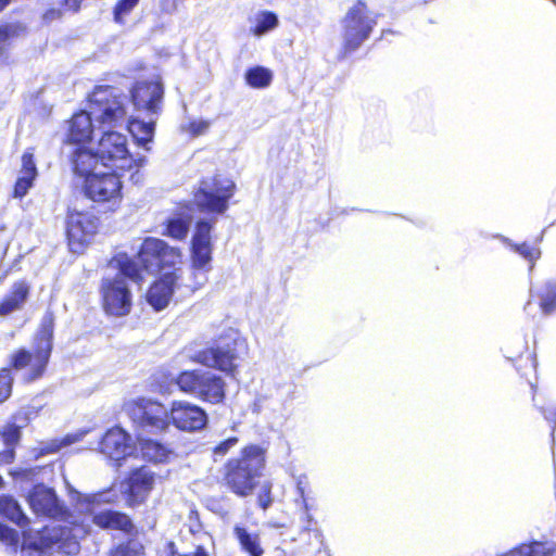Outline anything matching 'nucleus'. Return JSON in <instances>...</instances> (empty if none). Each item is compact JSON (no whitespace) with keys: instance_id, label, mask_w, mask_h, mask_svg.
<instances>
[{"instance_id":"3","label":"nucleus","mask_w":556,"mask_h":556,"mask_svg":"<svg viewBox=\"0 0 556 556\" xmlns=\"http://www.w3.org/2000/svg\"><path fill=\"white\" fill-rule=\"evenodd\" d=\"M264 467V450L253 444L245 446L239 456L226 463L224 481L236 495L247 497L254 492Z\"/></svg>"},{"instance_id":"21","label":"nucleus","mask_w":556,"mask_h":556,"mask_svg":"<svg viewBox=\"0 0 556 556\" xmlns=\"http://www.w3.org/2000/svg\"><path fill=\"white\" fill-rule=\"evenodd\" d=\"M29 505L37 516L62 517L64 511L55 492L42 484L36 485L28 496Z\"/></svg>"},{"instance_id":"47","label":"nucleus","mask_w":556,"mask_h":556,"mask_svg":"<svg viewBox=\"0 0 556 556\" xmlns=\"http://www.w3.org/2000/svg\"><path fill=\"white\" fill-rule=\"evenodd\" d=\"M83 0H63L64 5L72 11H77Z\"/></svg>"},{"instance_id":"25","label":"nucleus","mask_w":556,"mask_h":556,"mask_svg":"<svg viewBox=\"0 0 556 556\" xmlns=\"http://www.w3.org/2000/svg\"><path fill=\"white\" fill-rule=\"evenodd\" d=\"M36 177L37 167L34 161V153L31 150H27L22 156V168L14 187V197L23 198L33 187Z\"/></svg>"},{"instance_id":"2","label":"nucleus","mask_w":556,"mask_h":556,"mask_svg":"<svg viewBox=\"0 0 556 556\" xmlns=\"http://www.w3.org/2000/svg\"><path fill=\"white\" fill-rule=\"evenodd\" d=\"M126 98L110 86L97 87L89 97V111H80L68 122L70 142L81 143L91 139L93 122L99 127L114 128L126 122Z\"/></svg>"},{"instance_id":"42","label":"nucleus","mask_w":556,"mask_h":556,"mask_svg":"<svg viewBox=\"0 0 556 556\" xmlns=\"http://www.w3.org/2000/svg\"><path fill=\"white\" fill-rule=\"evenodd\" d=\"M0 542L8 547H15L18 542L17 532L0 523Z\"/></svg>"},{"instance_id":"13","label":"nucleus","mask_w":556,"mask_h":556,"mask_svg":"<svg viewBox=\"0 0 556 556\" xmlns=\"http://www.w3.org/2000/svg\"><path fill=\"white\" fill-rule=\"evenodd\" d=\"M376 18L371 15L365 3L358 2L344 18L343 43L345 52L356 50L368 37Z\"/></svg>"},{"instance_id":"50","label":"nucleus","mask_w":556,"mask_h":556,"mask_svg":"<svg viewBox=\"0 0 556 556\" xmlns=\"http://www.w3.org/2000/svg\"><path fill=\"white\" fill-rule=\"evenodd\" d=\"M9 3L10 0H0V11H2Z\"/></svg>"},{"instance_id":"31","label":"nucleus","mask_w":556,"mask_h":556,"mask_svg":"<svg viewBox=\"0 0 556 556\" xmlns=\"http://www.w3.org/2000/svg\"><path fill=\"white\" fill-rule=\"evenodd\" d=\"M233 532L242 549L250 556L263 555V548L261 547L260 538L257 534H251L247 531L245 528L240 526H236Z\"/></svg>"},{"instance_id":"49","label":"nucleus","mask_w":556,"mask_h":556,"mask_svg":"<svg viewBox=\"0 0 556 556\" xmlns=\"http://www.w3.org/2000/svg\"><path fill=\"white\" fill-rule=\"evenodd\" d=\"M59 15H60L59 11L51 10V11H49V12H47V13L45 14V18H46V20H52V18H54V17H56V16H59Z\"/></svg>"},{"instance_id":"16","label":"nucleus","mask_w":556,"mask_h":556,"mask_svg":"<svg viewBox=\"0 0 556 556\" xmlns=\"http://www.w3.org/2000/svg\"><path fill=\"white\" fill-rule=\"evenodd\" d=\"M164 89L157 80L137 81L130 90L132 114L159 116L162 110Z\"/></svg>"},{"instance_id":"1","label":"nucleus","mask_w":556,"mask_h":556,"mask_svg":"<svg viewBox=\"0 0 556 556\" xmlns=\"http://www.w3.org/2000/svg\"><path fill=\"white\" fill-rule=\"evenodd\" d=\"M71 494L72 500L76 502V509L84 514L83 523L91 521L101 529L131 532L134 526L125 514L97 510V505L113 503L117 500V495L112 490L89 495L71 491ZM86 533L85 525H74L73 527L66 525L47 526L39 533L37 548L42 551L55 549L65 555H76L80 549L79 538Z\"/></svg>"},{"instance_id":"6","label":"nucleus","mask_w":556,"mask_h":556,"mask_svg":"<svg viewBox=\"0 0 556 556\" xmlns=\"http://www.w3.org/2000/svg\"><path fill=\"white\" fill-rule=\"evenodd\" d=\"M215 218L200 219L191 238V268L186 288L190 292L201 289L207 282V274L212 269L213 243L211 231Z\"/></svg>"},{"instance_id":"19","label":"nucleus","mask_w":556,"mask_h":556,"mask_svg":"<svg viewBox=\"0 0 556 556\" xmlns=\"http://www.w3.org/2000/svg\"><path fill=\"white\" fill-rule=\"evenodd\" d=\"M130 437L119 427H114L106 431L101 441V453L108 456L116 466H121V460L132 455L134 445Z\"/></svg>"},{"instance_id":"44","label":"nucleus","mask_w":556,"mask_h":556,"mask_svg":"<svg viewBox=\"0 0 556 556\" xmlns=\"http://www.w3.org/2000/svg\"><path fill=\"white\" fill-rule=\"evenodd\" d=\"M515 250L521 254L525 258L533 262L540 257V250L535 248H531L526 243H522L520 245H514Z\"/></svg>"},{"instance_id":"33","label":"nucleus","mask_w":556,"mask_h":556,"mask_svg":"<svg viewBox=\"0 0 556 556\" xmlns=\"http://www.w3.org/2000/svg\"><path fill=\"white\" fill-rule=\"evenodd\" d=\"M540 307L545 315L556 311V283L546 281L539 292Z\"/></svg>"},{"instance_id":"5","label":"nucleus","mask_w":556,"mask_h":556,"mask_svg":"<svg viewBox=\"0 0 556 556\" xmlns=\"http://www.w3.org/2000/svg\"><path fill=\"white\" fill-rule=\"evenodd\" d=\"M54 316L46 312L37 331L33 351L18 350L12 356V365L16 370L26 369L24 380L30 382L42 376L52 351Z\"/></svg>"},{"instance_id":"10","label":"nucleus","mask_w":556,"mask_h":556,"mask_svg":"<svg viewBox=\"0 0 556 556\" xmlns=\"http://www.w3.org/2000/svg\"><path fill=\"white\" fill-rule=\"evenodd\" d=\"M235 184L227 178L216 177L205 179L194 193L193 202L203 213L223 214L228 208Z\"/></svg>"},{"instance_id":"4","label":"nucleus","mask_w":556,"mask_h":556,"mask_svg":"<svg viewBox=\"0 0 556 556\" xmlns=\"http://www.w3.org/2000/svg\"><path fill=\"white\" fill-rule=\"evenodd\" d=\"M116 262L119 273L112 278H103L101 293L104 311L109 315L121 317L128 315L132 305V295L126 278L139 281L142 277L134 260L128 258L126 255H118Z\"/></svg>"},{"instance_id":"40","label":"nucleus","mask_w":556,"mask_h":556,"mask_svg":"<svg viewBox=\"0 0 556 556\" xmlns=\"http://www.w3.org/2000/svg\"><path fill=\"white\" fill-rule=\"evenodd\" d=\"M13 378L10 369H2L0 371V403L9 397L11 394Z\"/></svg>"},{"instance_id":"29","label":"nucleus","mask_w":556,"mask_h":556,"mask_svg":"<svg viewBox=\"0 0 556 556\" xmlns=\"http://www.w3.org/2000/svg\"><path fill=\"white\" fill-rule=\"evenodd\" d=\"M140 452L143 459L152 463H166L173 456L170 448L154 440L141 441Z\"/></svg>"},{"instance_id":"36","label":"nucleus","mask_w":556,"mask_h":556,"mask_svg":"<svg viewBox=\"0 0 556 556\" xmlns=\"http://www.w3.org/2000/svg\"><path fill=\"white\" fill-rule=\"evenodd\" d=\"M271 72L265 67L256 66L245 73V80L253 88H265L271 81Z\"/></svg>"},{"instance_id":"45","label":"nucleus","mask_w":556,"mask_h":556,"mask_svg":"<svg viewBox=\"0 0 556 556\" xmlns=\"http://www.w3.org/2000/svg\"><path fill=\"white\" fill-rule=\"evenodd\" d=\"M84 433H75V434H67L64 438H62L60 441L53 442L52 450L59 451L64 446H68L75 442H78L83 438Z\"/></svg>"},{"instance_id":"8","label":"nucleus","mask_w":556,"mask_h":556,"mask_svg":"<svg viewBox=\"0 0 556 556\" xmlns=\"http://www.w3.org/2000/svg\"><path fill=\"white\" fill-rule=\"evenodd\" d=\"M176 384L181 392L205 403L220 404L226 397L225 380L210 370L182 371L176 378Z\"/></svg>"},{"instance_id":"20","label":"nucleus","mask_w":556,"mask_h":556,"mask_svg":"<svg viewBox=\"0 0 556 556\" xmlns=\"http://www.w3.org/2000/svg\"><path fill=\"white\" fill-rule=\"evenodd\" d=\"M154 481V473L146 467L132 471L121 485L122 492L127 495L129 505L142 503L153 489Z\"/></svg>"},{"instance_id":"51","label":"nucleus","mask_w":556,"mask_h":556,"mask_svg":"<svg viewBox=\"0 0 556 556\" xmlns=\"http://www.w3.org/2000/svg\"><path fill=\"white\" fill-rule=\"evenodd\" d=\"M530 304H531V301L529 300V301H528V303H527V304H526V306H525V309H526V311H528V308H529Z\"/></svg>"},{"instance_id":"18","label":"nucleus","mask_w":556,"mask_h":556,"mask_svg":"<svg viewBox=\"0 0 556 556\" xmlns=\"http://www.w3.org/2000/svg\"><path fill=\"white\" fill-rule=\"evenodd\" d=\"M177 429L194 432L207 424V415L203 408L188 401H174L169 409V424Z\"/></svg>"},{"instance_id":"46","label":"nucleus","mask_w":556,"mask_h":556,"mask_svg":"<svg viewBox=\"0 0 556 556\" xmlns=\"http://www.w3.org/2000/svg\"><path fill=\"white\" fill-rule=\"evenodd\" d=\"M238 443V439L237 438H229L225 441H223L222 443H219L215 448H214V454L215 455H219V456H224L225 454L228 453L229 450H231L232 447H235Z\"/></svg>"},{"instance_id":"35","label":"nucleus","mask_w":556,"mask_h":556,"mask_svg":"<svg viewBox=\"0 0 556 556\" xmlns=\"http://www.w3.org/2000/svg\"><path fill=\"white\" fill-rule=\"evenodd\" d=\"M163 556H208L206 549L200 545L194 544L192 549H186L182 546H178L175 542L168 541L165 543L162 549Z\"/></svg>"},{"instance_id":"9","label":"nucleus","mask_w":556,"mask_h":556,"mask_svg":"<svg viewBox=\"0 0 556 556\" xmlns=\"http://www.w3.org/2000/svg\"><path fill=\"white\" fill-rule=\"evenodd\" d=\"M134 262L140 271L142 269L149 274H156L162 269L179 264L181 262V251L168 245L164 240L147 238L141 243L137 261Z\"/></svg>"},{"instance_id":"14","label":"nucleus","mask_w":556,"mask_h":556,"mask_svg":"<svg viewBox=\"0 0 556 556\" xmlns=\"http://www.w3.org/2000/svg\"><path fill=\"white\" fill-rule=\"evenodd\" d=\"M86 195L94 202L117 205L122 199V181L117 170L96 173L84 184Z\"/></svg>"},{"instance_id":"23","label":"nucleus","mask_w":556,"mask_h":556,"mask_svg":"<svg viewBox=\"0 0 556 556\" xmlns=\"http://www.w3.org/2000/svg\"><path fill=\"white\" fill-rule=\"evenodd\" d=\"M30 287L25 280L14 282L0 302V316L21 311L27 302Z\"/></svg>"},{"instance_id":"11","label":"nucleus","mask_w":556,"mask_h":556,"mask_svg":"<svg viewBox=\"0 0 556 556\" xmlns=\"http://www.w3.org/2000/svg\"><path fill=\"white\" fill-rule=\"evenodd\" d=\"M125 409L134 424L149 432H162L169 426V410L157 401L136 399L126 403Z\"/></svg>"},{"instance_id":"24","label":"nucleus","mask_w":556,"mask_h":556,"mask_svg":"<svg viewBox=\"0 0 556 556\" xmlns=\"http://www.w3.org/2000/svg\"><path fill=\"white\" fill-rule=\"evenodd\" d=\"M157 116H143L142 114H131L128 119V130L137 143L147 150V146L152 142L154 136V125Z\"/></svg>"},{"instance_id":"34","label":"nucleus","mask_w":556,"mask_h":556,"mask_svg":"<svg viewBox=\"0 0 556 556\" xmlns=\"http://www.w3.org/2000/svg\"><path fill=\"white\" fill-rule=\"evenodd\" d=\"M278 25V17L269 11H263L256 14L254 26L251 29L255 36H263L267 31L276 28Z\"/></svg>"},{"instance_id":"26","label":"nucleus","mask_w":556,"mask_h":556,"mask_svg":"<svg viewBox=\"0 0 556 556\" xmlns=\"http://www.w3.org/2000/svg\"><path fill=\"white\" fill-rule=\"evenodd\" d=\"M502 556H556V543L551 541H531L516 546Z\"/></svg>"},{"instance_id":"41","label":"nucleus","mask_w":556,"mask_h":556,"mask_svg":"<svg viewBox=\"0 0 556 556\" xmlns=\"http://www.w3.org/2000/svg\"><path fill=\"white\" fill-rule=\"evenodd\" d=\"M210 128V122L204 119L191 121L186 125H182V130L191 134L192 136H200L207 131Z\"/></svg>"},{"instance_id":"27","label":"nucleus","mask_w":556,"mask_h":556,"mask_svg":"<svg viewBox=\"0 0 556 556\" xmlns=\"http://www.w3.org/2000/svg\"><path fill=\"white\" fill-rule=\"evenodd\" d=\"M191 219L189 214H174L163 224L162 235L178 241L185 240L189 232Z\"/></svg>"},{"instance_id":"37","label":"nucleus","mask_w":556,"mask_h":556,"mask_svg":"<svg viewBox=\"0 0 556 556\" xmlns=\"http://www.w3.org/2000/svg\"><path fill=\"white\" fill-rule=\"evenodd\" d=\"M139 0H119L113 11L114 22L125 24L127 17L138 5Z\"/></svg>"},{"instance_id":"38","label":"nucleus","mask_w":556,"mask_h":556,"mask_svg":"<svg viewBox=\"0 0 556 556\" xmlns=\"http://www.w3.org/2000/svg\"><path fill=\"white\" fill-rule=\"evenodd\" d=\"M111 556H144L143 546L137 541H129L117 546Z\"/></svg>"},{"instance_id":"7","label":"nucleus","mask_w":556,"mask_h":556,"mask_svg":"<svg viewBox=\"0 0 556 556\" xmlns=\"http://www.w3.org/2000/svg\"><path fill=\"white\" fill-rule=\"evenodd\" d=\"M245 350V341L237 332L231 331L222 337L215 345L198 352L194 361L233 376L238 367L237 362Z\"/></svg>"},{"instance_id":"48","label":"nucleus","mask_w":556,"mask_h":556,"mask_svg":"<svg viewBox=\"0 0 556 556\" xmlns=\"http://www.w3.org/2000/svg\"><path fill=\"white\" fill-rule=\"evenodd\" d=\"M543 414L547 420H554V422H556V408L551 412L543 410Z\"/></svg>"},{"instance_id":"17","label":"nucleus","mask_w":556,"mask_h":556,"mask_svg":"<svg viewBox=\"0 0 556 556\" xmlns=\"http://www.w3.org/2000/svg\"><path fill=\"white\" fill-rule=\"evenodd\" d=\"M187 283L181 269L164 274L148 290L147 301L155 311H162L169 304L175 291L191 293L186 288Z\"/></svg>"},{"instance_id":"52","label":"nucleus","mask_w":556,"mask_h":556,"mask_svg":"<svg viewBox=\"0 0 556 556\" xmlns=\"http://www.w3.org/2000/svg\"><path fill=\"white\" fill-rule=\"evenodd\" d=\"M2 484H3V479H2V477L0 476V488L2 486Z\"/></svg>"},{"instance_id":"39","label":"nucleus","mask_w":556,"mask_h":556,"mask_svg":"<svg viewBox=\"0 0 556 556\" xmlns=\"http://www.w3.org/2000/svg\"><path fill=\"white\" fill-rule=\"evenodd\" d=\"M307 486V479L305 476H300L296 479V491L300 495V498L296 500V504L300 505L304 511L305 517L307 518V521L311 522L312 516L308 514L309 507L307 504V501L305 498V490Z\"/></svg>"},{"instance_id":"28","label":"nucleus","mask_w":556,"mask_h":556,"mask_svg":"<svg viewBox=\"0 0 556 556\" xmlns=\"http://www.w3.org/2000/svg\"><path fill=\"white\" fill-rule=\"evenodd\" d=\"M0 516L9 519L20 528H26L29 523L28 517L12 496H0Z\"/></svg>"},{"instance_id":"30","label":"nucleus","mask_w":556,"mask_h":556,"mask_svg":"<svg viewBox=\"0 0 556 556\" xmlns=\"http://www.w3.org/2000/svg\"><path fill=\"white\" fill-rule=\"evenodd\" d=\"M20 426L9 424L3 427L0 434L7 446V450L0 454V463H11L14 458V445L20 440Z\"/></svg>"},{"instance_id":"15","label":"nucleus","mask_w":556,"mask_h":556,"mask_svg":"<svg viewBox=\"0 0 556 556\" xmlns=\"http://www.w3.org/2000/svg\"><path fill=\"white\" fill-rule=\"evenodd\" d=\"M98 229V218L89 212L70 210L66 216L68 245L75 253L83 252Z\"/></svg>"},{"instance_id":"22","label":"nucleus","mask_w":556,"mask_h":556,"mask_svg":"<svg viewBox=\"0 0 556 556\" xmlns=\"http://www.w3.org/2000/svg\"><path fill=\"white\" fill-rule=\"evenodd\" d=\"M70 161L73 173L76 176L84 178V184L91 175L102 172L99 168V164L101 165V162L98 157V149L93 152L89 149L76 148L71 152Z\"/></svg>"},{"instance_id":"32","label":"nucleus","mask_w":556,"mask_h":556,"mask_svg":"<svg viewBox=\"0 0 556 556\" xmlns=\"http://www.w3.org/2000/svg\"><path fill=\"white\" fill-rule=\"evenodd\" d=\"M24 33L25 27L21 23L0 24V58L5 55L11 42Z\"/></svg>"},{"instance_id":"12","label":"nucleus","mask_w":556,"mask_h":556,"mask_svg":"<svg viewBox=\"0 0 556 556\" xmlns=\"http://www.w3.org/2000/svg\"><path fill=\"white\" fill-rule=\"evenodd\" d=\"M97 149L101 166L109 170H124L132 165V157L127 148L126 136L121 132H104L99 140Z\"/></svg>"},{"instance_id":"43","label":"nucleus","mask_w":556,"mask_h":556,"mask_svg":"<svg viewBox=\"0 0 556 556\" xmlns=\"http://www.w3.org/2000/svg\"><path fill=\"white\" fill-rule=\"evenodd\" d=\"M258 505L263 509H267L273 502L271 498V484L269 482H265L260 490L258 496H257Z\"/></svg>"}]
</instances>
